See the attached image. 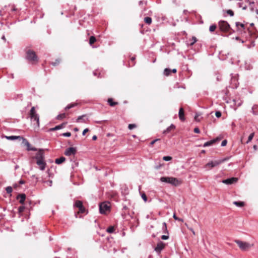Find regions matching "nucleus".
I'll use <instances>...</instances> for the list:
<instances>
[{
  "label": "nucleus",
  "mask_w": 258,
  "mask_h": 258,
  "mask_svg": "<svg viewBox=\"0 0 258 258\" xmlns=\"http://www.w3.org/2000/svg\"><path fill=\"white\" fill-rule=\"evenodd\" d=\"M160 180L162 182H166L177 186L181 184V181L177 178L173 177H161Z\"/></svg>",
  "instance_id": "f257e3e1"
},
{
  "label": "nucleus",
  "mask_w": 258,
  "mask_h": 258,
  "mask_svg": "<svg viewBox=\"0 0 258 258\" xmlns=\"http://www.w3.org/2000/svg\"><path fill=\"white\" fill-rule=\"evenodd\" d=\"M234 241L238 245L239 248L242 251H247L254 245L253 244H251L250 243L244 242L239 240H235Z\"/></svg>",
  "instance_id": "f03ea898"
},
{
  "label": "nucleus",
  "mask_w": 258,
  "mask_h": 258,
  "mask_svg": "<svg viewBox=\"0 0 258 258\" xmlns=\"http://www.w3.org/2000/svg\"><path fill=\"white\" fill-rule=\"evenodd\" d=\"M110 211V203L104 202L99 204V212L101 214H106Z\"/></svg>",
  "instance_id": "7ed1b4c3"
},
{
  "label": "nucleus",
  "mask_w": 258,
  "mask_h": 258,
  "mask_svg": "<svg viewBox=\"0 0 258 258\" xmlns=\"http://www.w3.org/2000/svg\"><path fill=\"white\" fill-rule=\"evenodd\" d=\"M29 116L31 118L32 121H35V124L37 126H39V117L38 114L36 113L35 111V107H32L31 108L29 113Z\"/></svg>",
  "instance_id": "20e7f679"
},
{
  "label": "nucleus",
  "mask_w": 258,
  "mask_h": 258,
  "mask_svg": "<svg viewBox=\"0 0 258 258\" xmlns=\"http://www.w3.org/2000/svg\"><path fill=\"white\" fill-rule=\"evenodd\" d=\"M26 59L32 63L37 62L38 58L34 51L28 50L26 52Z\"/></svg>",
  "instance_id": "39448f33"
},
{
  "label": "nucleus",
  "mask_w": 258,
  "mask_h": 258,
  "mask_svg": "<svg viewBox=\"0 0 258 258\" xmlns=\"http://www.w3.org/2000/svg\"><path fill=\"white\" fill-rule=\"evenodd\" d=\"M218 27L223 32H227L230 29V25L225 21L221 20L218 23Z\"/></svg>",
  "instance_id": "423d86ee"
},
{
  "label": "nucleus",
  "mask_w": 258,
  "mask_h": 258,
  "mask_svg": "<svg viewBox=\"0 0 258 258\" xmlns=\"http://www.w3.org/2000/svg\"><path fill=\"white\" fill-rule=\"evenodd\" d=\"M226 160V159H220L218 160H215V161H211L209 162L208 163H207L205 167H209V168L211 169L212 168H214L215 167H216L218 165H219L220 164L222 163Z\"/></svg>",
  "instance_id": "0eeeda50"
},
{
  "label": "nucleus",
  "mask_w": 258,
  "mask_h": 258,
  "mask_svg": "<svg viewBox=\"0 0 258 258\" xmlns=\"http://www.w3.org/2000/svg\"><path fill=\"white\" fill-rule=\"evenodd\" d=\"M74 207L77 208L79 209V212L80 213H84L86 209L83 205V203L82 201L79 200H77L75 201Z\"/></svg>",
  "instance_id": "6e6552de"
},
{
  "label": "nucleus",
  "mask_w": 258,
  "mask_h": 258,
  "mask_svg": "<svg viewBox=\"0 0 258 258\" xmlns=\"http://www.w3.org/2000/svg\"><path fill=\"white\" fill-rule=\"evenodd\" d=\"M165 247V244L162 241H160L157 244L156 246L154 248V250L158 254H160Z\"/></svg>",
  "instance_id": "1a4fd4ad"
},
{
  "label": "nucleus",
  "mask_w": 258,
  "mask_h": 258,
  "mask_svg": "<svg viewBox=\"0 0 258 258\" xmlns=\"http://www.w3.org/2000/svg\"><path fill=\"white\" fill-rule=\"evenodd\" d=\"M77 152L76 149L74 147H70L67 149L64 152V154L66 156H71L72 155L76 154Z\"/></svg>",
  "instance_id": "9d476101"
},
{
  "label": "nucleus",
  "mask_w": 258,
  "mask_h": 258,
  "mask_svg": "<svg viewBox=\"0 0 258 258\" xmlns=\"http://www.w3.org/2000/svg\"><path fill=\"white\" fill-rule=\"evenodd\" d=\"M238 179L236 177H232L223 180L222 182L226 184H231L237 181Z\"/></svg>",
  "instance_id": "9b49d317"
},
{
  "label": "nucleus",
  "mask_w": 258,
  "mask_h": 258,
  "mask_svg": "<svg viewBox=\"0 0 258 258\" xmlns=\"http://www.w3.org/2000/svg\"><path fill=\"white\" fill-rule=\"evenodd\" d=\"M21 140H23V143H24V145L26 146H27V149L28 151H37L36 148H35L34 147L31 148L30 144L29 143V142L26 139L23 138V139H21Z\"/></svg>",
  "instance_id": "f8f14e48"
},
{
  "label": "nucleus",
  "mask_w": 258,
  "mask_h": 258,
  "mask_svg": "<svg viewBox=\"0 0 258 258\" xmlns=\"http://www.w3.org/2000/svg\"><path fill=\"white\" fill-rule=\"evenodd\" d=\"M36 164L39 166V169L41 170H44L45 169L46 166V163L45 162L44 160H37Z\"/></svg>",
  "instance_id": "ddd939ff"
},
{
  "label": "nucleus",
  "mask_w": 258,
  "mask_h": 258,
  "mask_svg": "<svg viewBox=\"0 0 258 258\" xmlns=\"http://www.w3.org/2000/svg\"><path fill=\"white\" fill-rule=\"evenodd\" d=\"M35 158L36 159V161L39 160H44V156L43 152L41 150H40L36 154Z\"/></svg>",
  "instance_id": "4468645a"
},
{
  "label": "nucleus",
  "mask_w": 258,
  "mask_h": 258,
  "mask_svg": "<svg viewBox=\"0 0 258 258\" xmlns=\"http://www.w3.org/2000/svg\"><path fill=\"white\" fill-rule=\"evenodd\" d=\"M179 118L182 121H184L185 118L184 117V109L183 108H180L178 112Z\"/></svg>",
  "instance_id": "2eb2a0df"
},
{
  "label": "nucleus",
  "mask_w": 258,
  "mask_h": 258,
  "mask_svg": "<svg viewBox=\"0 0 258 258\" xmlns=\"http://www.w3.org/2000/svg\"><path fill=\"white\" fill-rule=\"evenodd\" d=\"M17 199L20 200L19 202L21 204H23L26 199V195L24 194H19L17 197Z\"/></svg>",
  "instance_id": "dca6fc26"
},
{
  "label": "nucleus",
  "mask_w": 258,
  "mask_h": 258,
  "mask_svg": "<svg viewBox=\"0 0 258 258\" xmlns=\"http://www.w3.org/2000/svg\"><path fill=\"white\" fill-rule=\"evenodd\" d=\"M218 140V139H213L212 140L208 141L204 143L203 147H208V146H212Z\"/></svg>",
  "instance_id": "f3484780"
},
{
  "label": "nucleus",
  "mask_w": 258,
  "mask_h": 258,
  "mask_svg": "<svg viewBox=\"0 0 258 258\" xmlns=\"http://www.w3.org/2000/svg\"><path fill=\"white\" fill-rule=\"evenodd\" d=\"M5 137L9 140H16V139H19L20 140H21V139H23V137H22L21 136H5Z\"/></svg>",
  "instance_id": "a211bd4d"
},
{
  "label": "nucleus",
  "mask_w": 258,
  "mask_h": 258,
  "mask_svg": "<svg viewBox=\"0 0 258 258\" xmlns=\"http://www.w3.org/2000/svg\"><path fill=\"white\" fill-rule=\"evenodd\" d=\"M175 128V126L174 124H171L169 126H168L165 130H164L163 132V134H166L169 133L171 130H173Z\"/></svg>",
  "instance_id": "6ab92c4d"
},
{
  "label": "nucleus",
  "mask_w": 258,
  "mask_h": 258,
  "mask_svg": "<svg viewBox=\"0 0 258 258\" xmlns=\"http://www.w3.org/2000/svg\"><path fill=\"white\" fill-rule=\"evenodd\" d=\"M65 124L66 123H62L61 124L56 125L54 127L50 128V130L52 131H56V130L61 129L62 128H63L64 127Z\"/></svg>",
  "instance_id": "aec40b11"
},
{
  "label": "nucleus",
  "mask_w": 258,
  "mask_h": 258,
  "mask_svg": "<svg viewBox=\"0 0 258 258\" xmlns=\"http://www.w3.org/2000/svg\"><path fill=\"white\" fill-rule=\"evenodd\" d=\"M65 160L66 158L64 157H61L60 158L56 159L55 163L57 164H60L63 163Z\"/></svg>",
  "instance_id": "412c9836"
},
{
  "label": "nucleus",
  "mask_w": 258,
  "mask_h": 258,
  "mask_svg": "<svg viewBox=\"0 0 258 258\" xmlns=\"http://www.w3.org/2000/svg\"><path fill=\"white\" fill-rule=\"evenodd\" d=\"M107 102H108V104H109V105L111 106H114L115 105L118 104L117 102H114L112 98H108V100H107Z\"/></svg>",
  "instance_id": "4be33fe9"
},
{
  "label": "nucleus",
  "mask_w": 258,
  "mask_h": 258,
  "mask_svg": "<svg viewBox=\"0 0 258 258\" xmlns=\"http://www.w3.org/2000/svg\"><path fill=\"white\" fill-rule=\"evenodd\" d=\"M77 104H77V103H71V104H68V105L65 107L64 109H65L66 110H68V109H71V108H73V107H74L76 106L77 105Z\"/></svg>",
  "instance_id": "5701e85b"
},
{
  "label": "nucleus",
  "mask_w": 258,
  "mask_h": 258,
  "mask_svg": "<svg viewBox=\"0 0 258 258\" xmlns=\"http://www.w3.org/2000/svg\"><path fill=\"white\" fill-rule=\"evenodd\" d=\"M233 204L236 205L237 207H242L244 206V203L243 202L235 201L233 202Z\"/></svg>",
  "instance_id": "b1692460"
},
{
  "label": "nucleus",
  "mask_w": 258,
  "mask_h": 258,
  "mask_svg": "<svg viewBox=\"0 0 258 258\" xmlns=\"http://www.w3.org/2000/svg\"><path fill=\"white\" fill-rule=\"evenodd\" d=\"M233 102H234V105L237 107H239L242 104V101L241 100H236L235 99H234Z\"/></svg>",
  "instance_id": "393cba45"
},
{
  "label": "nucleus",
  "mask_w": 258,
  "mask_h": 258,
  "mask_svg": "<svg viewBox=\"0 0 258 258\" xmlns=\"http://www.w3.org/2000/svg\"><path fill=\"white\" fill-rule=\"evenodd\" d=\"M86 115H81V116H79L77 119V122H79L80 121H82L83 122H86V120L83 118L84 117H85Z\"/></svg>",
  "instance_id": "a878e982"
},
{
  "label": "nucleus",
  "mask_w": 258,
  "mask_h": 258,
  "mask_svg": "<svg viewBox=\"0 0 258 258\" xmlns=\"http://www.w3.org/2000/svg\"><path fill=\"white\" fill-rule=\"evenodd\" d=\"M96 38L93 36H91L89 39V44L90 45H92L93 43H94L96 42Z\"/></svg>",
  "instance_id": "bb28decb"
},
{
  "label": "nucleus",
  "mask_w": 258,
  "mask_h": 258,
  "mask_svg": "<svg viewBox=\"0 0 258 258\" xmlns=\"http://www.w3.org/2000/svg\"><path fill=\"white\" fill-rule=\"evenodd\" d=\"M144 21L146 24L150 25L152 23V18L149 17H146L144 18Z\"/></svg>",
  "instance_id": "cd10ccee"
},
{
  "label": "nucleus",
  "mask_w": 258,
  "mask_h": 258,
  "mask_svg": "<svg viewBox=\"0 0 258 258\" xmlns=\"http://www.w3.org/2000/svg\"><path fill=\"white\" fill-rule=\"evenodd\" d=\"M66 117V113H63L58 114L56 116V119H58V120H61V119H62L63 118H64Z\"/></svg>",
  "instance_id": "c85d7f7f"
},
{
  "label": "nucleus",
  "mask_w": 258,
  "mask_h": 258,
  "mask_svg": "<svg viewBox=\"0 0 258 258\" xmlns=\"http://www.w3.org/2000/svg\"><path fill=\"white\" fill-rule=\"evenodd\" d=\"M171 73V70L168 69V68H166L164 71V75H165L166 76L170 75Z\"/></svg>",
  "instance_id": "c756f323"
},
{
  "label": "nucleus",
  "mask_w": 258,
  "mask_h": 258,
  "mask_svg": "<svg viewBox=\"0 0 258 258\" xmlns=\"http://www.w3.org/2000/svg\"><path fill=\"white\" fill-rule=\"evenodd\" d=\"M162 230H163L164 233H168L167 230V224L165 222H163L162 226Z\"/></svg>",
  "instance_id": "7c9ffc66"
},
{
  "label": "nucleus",
  "mask_w": 258,
  "mask_h": 258,
  "mask_svg": "<svg viewBox=\"0 0 258 258\" xmlns=\"http://www.w3.org/2000/svg\"><path fill=\"white\" fill-rule=\"evenodd\" d=\"M114 231V228L113 226H109L107 228L106 231L109 233H113Z\"/></svg>",
  "instance_id": "2f4dec72"
},
{
  "label": "nucleus",
  "mask_w": 258,
  "mask_h": 258,
  "mask_svg": "<svg viewBox=\"0 0 258 258\" xmlns=\"http://www.w3.org/2000/svg\"><path fill=\"white\" fill-rule=\"evenodd\" d=\"M216 27H217L216 25H212L210 26L209 31L210 32H213L215 30Z\"/></svg>",
  "instance_id": "473e14b6"
},
{
  "label": "nucleus",
  "mask_w": 258,
  "mask_h": 258,
  "mask_svg": "<svg viewBox=\"0 0 258 258\" xmlns=\"http://www.w3.org/2000/svg\"><path fill=\"white\" fill-rule=\"evenodd\" d=\"M60 59H57L55 60V61L54 62H51V64L52 65H53V66H56L60 63Z\"/></svg>",
  "instance_id": "72a5a7b5"
},
{
  "label": "nucleus",
  "mask_w": 258,
  "mask_h": 258,
  "mask_svg": "<svg viewBox=\"0 0 258 258\" xmlns=\"http://www.w3.org/2000/svg\"><path fill=\"white\" fill-rule=\"evenodd\" d=\"M253 136H254L253 133H252L249 135V136H248V138L247 143H249V142H250L252 140V139L253 138Z\"/></svg>",
  "instance_id": "f704fd0d"
},
{
  "label": "nucleus",
  "mask_w": 258,
  "mask_h": 258,
  "mask_svg": "<svg viewBox=\"0 0 258 258\" xmlns=\"http://www.w3.org/2000/svg\"><path fill=\"white\" fill-rule=\"evenodd\" d=\"M197 38L196 37H192V39L191 40V42L190 43V45H194L196 42H197Z\"/></svg>",
  "instance_id": "c9c22d12"
},
{
  "label": "nucleus",
  "mask_w": 258,
  "mask_h": 258,
  "mask_svg": "<svg viewBox=\"0 0 258 258\" xmlns=\"http://www.w3.org/2000/svg\"><path fill=\"white\" fill-rule=\"evenodd\" d=\"M6 190L8 194H11L13 191V188L11 186H8L6 187Z\"/></svg>",
  "instance_id": "e433bc0d"
},
{
  "label": "nucleus",
  "mask_w": 258,
  "mask_h": 258,
  "mask_svg": "<svg viewBox=\"0 0 258 258\" xmlns=\"http://www.w3.org/2000/svg\"><path fill=\"white\" fill-rule=\"evenodd\" d=\"M25 208V207L23 206H21L19 207L18 208L19 213H22L24 211Z\"/></svg>",
  "instance_id": "4c0bfd02"
},
{
  "label": "nucleus",
  "mask_w": 258,
  "mask_h": 258,
  "mask_svg": "<svg viewBox=\"0 0 258 258\" xmlns=\"http://www.w3.org/2000/svg\"><path fill=\"white\" fill-rule=\"evenodd\" d=\"M136 126H137V125L135 124H129L128 126V128L130 130H133V129L136 128Z\"/></svg>",
  "instance_id": "58836bf2"
},
{
  "label": "nucleus",
  "mask_w": 258,
  "mask_h": 258,
  "mask_svg": "<svg viewBox=\"0 0 258 258\" xmlns=\"http://www.w3.org/2000/svg\"><path fill=\"white\" fill-rule=\"evenodd\" d=\"M163 159L165 161H168L172 159V157L170 156H164Z\"/></svg>",
  "instance_id": "ea45409f"
},
{
  "label": "nucleus",
  "mask_w": 258,
  "mask_h": 258,
  "mask_svg": "<svg viewBox=\"0 0 258 258\" xmlns=\"http://www.w3.org/2000/svg\"><path fill=\"white\" fill-rule=\"evenodd\" d=\"M173 217L176 220H178V221H180V222H183V220L182 219L179 218L178 217H177L176 216V215L175 214L173 215Z\"/></svg>",
  "instance_id": "a19ab883"
},
{
  "label": "nucleus",
  "mask_w": 258,
  "mask_h": 258,
  "mask_svg": "<svg viewBox=\"0 0 258 258\" xmlns=\"http://www.w3.org/2000/svg\"><path fill=\"white\" fill-rule=\"evenodd\" d=\"M227 13L230 15L231 17H232L234 16V13L231 10H228L227 11Z\"/></svg>",
  "instance_id": "79ce46f5"
},
{
  "label": "nucleus",
  "mask_w": 258,
  "mask_h": 258,
  "mask_svg": "<svg viewBox=\"0 0 258 258\" xmlns=\"http://www.w3.org/2000/svg\"><path fill=\"white\" fill-rule=\"evenodd\" d=\"M141 197L145 202H146L147 201V198L145 193L142 194L141 195Z\"/></svg>",
  "instance_id": "37998d69"
},
{
  "label": "nucleus",
  "mask_w": 258,
  "mask_h": 258,
  "mask_svg": "<svg viewBox=\"0 0 258 258\" xmlns=\"http://www.w3.org/2000/svg\"><path fill=\"white\" fill-rule=\"evenodd\" d=\"M236 26L237 27H238L239 26H240L241 28H244V24H242V23H240V22H236Z\"/></svg>",
  "instance_id": "c03bdc74"
},
{
  "label": "nucleus",
  "mask_w": 258,
  "mask_h": 258,
  "mask_svg": "<svg viewBox=\"0 0 258 258\" xmlns=\"http://www.w3.org/2000/svg\"><path fill=\"white\" fill-rule=\"evenodd\" d=\"M62 136L63 137H69L71 136V133L70 132H67L62 134Z\"/></svg>",
  "instance_id": "a18cd8bd"
},
{
  "label": "nucleus",
  "mask_w": 258,
  "mask_h": 258,
  "mask_svg": "<svg viewBox=\"0 0 258 258\" xmlns=\"http://www.w3.org/2000/svg\"><path fill=\"white\" fill-rule=\"evenodd\" d=\"M215 115L217 117L219 118L221 116V112L220 111H216Z\"/></svg>",
  "instance_id": "49530a36"
},
{
  "label": "nucleus",
  "mask_w": 258,
  "mask_h": 258,
  "mask_svg": "<svg viewBox=\"0 0 258 258\" xmlns=\"http://www.w3.org/2000/svg\"><path fill=\"white\" fill-rule=\"evenodd\" d=\"M161 238L163 240H167L169 238V236L168 235H163L161 236Z\"/></svg>",
  "instance_id": "de8ad7c7"
},
{
  "label": "nucleus",
  "mask_w": 258,
  "mask_h": 258,
  "mask_svg": "<svg viewBox=\"0 0 258 258\" xmlns=\"http://www.w3.org/2000/svg\"><path fill=\"white\" fill-rule=\"evenodd\" d=\"M227 141L226 140H223L221 143V146L223 147L226 145Z\"/></svg>",
  "instance_id": "09e8293b"
},
{
  "label": "nucleus",
  "mask_w": 258,
  "mask_h": 258,
  "mask_svg": "<svg viewBox=\"0 0 258 258\" xmlns=\"http://www.w3.org/2000/svg\"><path fill=\"white\" fill-rule=\"evenodd\" d=\"M160 140V139H155V140H154L153 141H152L151 143H150V145L151 146H153L157 141Z\"/></svg>",
  "instance_id": "8fccbe9b"
},
{
  "label": "nucleus",
  "mask_w": 258,
  "mask_h": 258,
  "mask_svg": "<svg viewBox=\"0 0 258 258\" xmlns=\"http://www.w3.org/2000/svg\"><path fill=\"white\" fill-rule=\"evenodd\" d=\"M195 133L199 134L200 133V129L198 127H195L194 130Z\"/></svg>",
  "instance_id": "3c124183"
},
{
  "label": "nucleus",
  "mask_w": 258,
  "mask_h": 258,
  "mask_svg": "<svg viewBox=\"0 0 258 258\" xmlns=\"http://www.w3.org/2000/svg\"><path fill=\"white\" fill-rule=\"evenodd\" d=\"M88 131H89L88 128H85V129L83 131V133H82V135H83V136H84V135L86 134V133H87Z\"/></svg>",
  "instance_id": "603ef678"
},
{
  "label": "nucleus",
  "mask_w": 258,
  "mask_h": 258,
  "mask_svg": "<svg viewBox=\"0 0 258 258\" xmlns=\"http://www.w3.org/2000/svg\"><path fill=\"white\" fill-rule=\"evenodd\" d=\"M19 183L20 184H24L25 183V181L23 180H20L19 182Z\"/></svg>",
  "instance_id": "864d4df0"
},
{
  "label": "nucleus",
  "mask_w": 258,
  "mask_h": 258,
  "mask_svg": "<svg viewBox=\"0 0 258 258\" xmlns=\"http://www.w3.org/2000/svg\"><path fill=\"white\" fill-rule=\"evenodd\" d=\"M96 139H97V136H95V135L93 136V137H92V140H96Z\"/></svg>",
  "instance_id": "5fc2aeb1"
},
{
  "label": "nucleus",
  "mask_w": 258,
  "mask_h": 258,
  "mask_svg": "<svg viewBox=\"0 0 258 258\" xmlns=\"http://www.w3.org/2000/svg\"><path fill=\"white\" fill-rule=\"evenodd\" d=\"M176 72H177V71H176V69H174L171 70V72H172L173 73H176Z\"/></svg>",
  "instance_id": "6e6d98bb"
},
{
  "label": "nucleus",
  "mask_w": 258,
  "mask_h": 258,
  "mask_svg": "<svg viewBox=\"0 0 258 258\" xmlns=\"http://www.w3.org/2000/svg\"><path fill=\"white\" fill-rule=\"evenodd\" d=\"M190 229V230L191 231V232H192V233H193L194 235H195V232L194 230H193V229L190 228V229Z\"/></svg>",
  "instance_id": "4d7b16f0"
},
{
  "label": "nucleus",
  "mask_w": 258,
  "mask_h": 258,
  "mask_svg": "<svg viewBox=\"0 0 258 258\" xmlns=\"http://www.w3.org/2000/svg\"><path fill=\"white\" fill-rule=\"evenodd\" d=\"M135 58L134 57H133L131 58V60H132V61H134L135 60Z\"/></svg>",
  "instance_id": "13d9d810"
},
{
  "label": "nucleus",
  "mask_w": 258,
  "mask_h": 258,
  "mask_svg": "<svg viewBox=\"0 0 258 258\" xmlns=\"http://www.w3.org/2000/svg\"><path fill=\"white\" fill-rule=\"evenodd\" d=\"M2 38L3 40H6V38H5V36H3L2 37Z\"/></svg>",
  "instance_id": "bf43d9fd"
},
{
  "label": "nucleus",
  "mask_w": 258,
  "mask_h": 258,
  "mask_svg": "<svg viewBox=\"0 0 258 258\" xmlns=\"http://www.w3.org/2000/svg\"><path fill=\"white\" fill-rule=\"evenodd\" d=\"M16 10L17 9L15 8H13V9H12V11H16Z\"/></svg>",
  "instance_id": "052dcab7"
},
{
  "label": "nucleus",
  "mask_w": 258,
  "mask_h": 258,
  "mask_svg": "<svg viewBox=\"0 0 258 258\" xmlns=\"http://www.w3.org/2000/svg\"><path fill=\"white\" fill-rule=\"evenodd\" d=\"M96 122L97 123H100L101 122V121H96Z\"/></svg>",
  "instance_id": "680f3d73"
},
{
  "label": "nucleus",
  "mask_w": 258,
  "mask_h": 258,
  "mask_svg": "<svg viewBox=\"0 0 258 258\" xmlns=\"http://www.w3.org/2000/svg\"><path fill=\"white\" fill-rule=\"evenodd\" d=\"M160 166H156V169H159V168H160Z\"/></svg>",
  "instance_id": "e2e57ef3"
},
{
  "label": "nucleus",
  "mask_w": 258,
  "mask_h": 258,
  "mask_svg": "<svg viewBox=\"0 0 258 258\" xmlns=\"http://www.w3.org/2000/svg\"><path fill=\"white\" fill-rule=\"evenodd\" d=\"M74 131H76V132H77V131H78V129L77 128H74Z\"/></svg>",
  "instance_id": "0e129e2a"
},
{
  "label": "nucleus",
  "mask_w": 258,
  "mask_h": 258,
  "mask_svg": "<svg viewBox=\"0 0 258 258\" xmlns=\"http://www.w3.org/2000/svg\"><path fill=\"white\" fill-rule=\"evenodd\" d=\"M250 26H254V24H253V23H251V24H250Z\"/></svg>",
  "instance_id": "69168bd1"
},
{
  "label": "nucleus",
  "mask_w": 258,
  "mask_h": 258,
  "mask_svg": "<svg viewBox=\"0 0 258 258\" xmlns=\"http://www.w3.org/2000/svg\"><path fill=\"white\" fill-rule=\"evenodd\" d=\"M256 14H257V15H258V10H256Z\"/></svg>",
  "instance_id": "338daca9"
},
{
  "label": "nucleus",
  "mask_w": 258,
  "mask_h": 258,
  "mask_svg": "<svg viewBox=\"0 0 258 258\" xmlns=\"http://www.w3.org/2000/svg\"><path fill=\"white\" fill-rule=\"evenodd\" d=\"M252 112L253 114H255V113L253 110H252Z\"/></svg>",
  "instance_id": "774afa93"
}]
</instances>
